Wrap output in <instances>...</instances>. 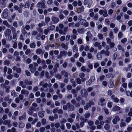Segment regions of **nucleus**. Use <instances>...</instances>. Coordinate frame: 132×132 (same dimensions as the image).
Masks as SVG:
<instances>
[{
  "instance_id": "obj_1",
  "label": "nucleus",
  "mask_w": 132,
  "mask_h": 132,
  "mask_svg": "<svg viewBox=\"0 0 132 132\" xmlns=\"http://www.w3.org/2000/svg\"><path fill=\"white\" fill-rule=\"evenodd\" d=\"M45 0H42L40 1L37 3V6L38 7L41 8H45L47 7L45 5Z\"/></svg>"
},
{
  "instance_id": "obj_2",
  "label": "nucleus",
  "mask_w": 132,
  "mask_h": 132,
  "mask_svg": "<svg viewBox=\"0 0 132 132\" xmlns=\"http://www.w3.org/2000/svg\"><path fill=\"white\" fill-rule=\"evenodd\" d=\"M61 74L62 75H64V77L67 78L69 79L71 77L70 73L66 72L65 70H62L61 72Z\"/></svg>"
},
{
  "instance_id": "obj_3",
  "label": "nucleus",
  "mask_w": 132,
  "mask_h": 132,
  "mask_svg": "<svg viewBox=\"0 0 132 132\" xmlns=\"http://www.w3.org/2000/svg\"><path fill=\"white\" fill-rule=\"evenodd\" d=\"M94 103L92 101L90 100L89 102L86 104L84 106V108L85 110H87L92 105H94Z\"/></svg>"
},
{
  "instance_id": "obj_4",
  "label": "nucleus",
  "mask_w": 132,
  "mask_h": 132,
  "mask_svg": "<svg viewBox=\"0 0 132 132\" xmlns=\"http://www.w3.org/2000/svg\"><path fill=\"white\" fill-rule=\"evenodd\" d=\"M100 15H102L103 16L106 17L108 16V14L106 10H100L98 12Z\"/></svg>"
},
{
  "instance_id": "obj_5",
  "label": "nucleus",
  "mask_w": 132,
  "mask_h": 132,
  "mask_svg": "<svg viewBox=\"0 0 132 132\" xmlns=\"http://www.w3.org/2000/svg\"><path fill=\"white\" fill-rule=\"evenodd\" d=\"M8 10L6 9L3 10L2 13V17L4 18H6L8 16Z\"/></svg>"
},
{
  "instance_id": "obj_6",
  "label": "nucleus",
  "mask_w": 132,
  "mask_h": 132,
  "mask_svg": "<svg viewBox=\"0 0 132 132\" xmlns=\"http://www.w3.org/2000/svg\"><path fill=\"white\" fill-rule=\"evenodd\" d=\"M11 121L10 120H5L3 122V124L4 125H7L8 127H11V125L10 123Z\"/></svg>"
},
{
  "instance_id": "obj_7",
  "label": "nucleus",
  "mask_w": 132,
  "mask_h": 132,
  "mask_svg": "<svg viewBox=\"0 0 132 132\" xmlns=\"http://www.w3.org/2000/svg\"><path fill=\"white\" fill-rule=\"evenodd\" d=\"M52 20L54 23H57L59 21V19L55 17L54 16H52Z\"/></svg>"
},
{
  "instance_id": "obj_8",
  "label": "nucleus",
  "mask_w": 132,
  "mask_h": 132,
  "mask_svg": "<svg viewBox=\"0 0 132 132\" xmlns=\"http://www.w3.org/2000/svg\"><path fill=\"white\" fill-rule=\"evenodd\" d=\"M119 120L120 119L119 116H116L112 120V122L114 124H115L117 123L118 121H119Z\"/></svg>"
},
{
  "instance_id": "obj_9",
  "label": "nucleus",
  "mask_w": 132,
  "mask_h": 132,
  "mask_svg": "<svg viewBox=\"0 0 132 132\" xmlns=\"http://www.w3.org/2000/svg\"><path fill=\"white\" fill-rule=\"evenodd\" d=\"M44 52L45 51H43L42 49L40 48H38L36 50V53L38 55L43 54Z\"/></svg>"
},
{
  "instance_id": "obj_10",
  "label": "nucleus",
  "mask_w": 132,
  "mask_h": 132,
  "mask_svg": "<svg viewBox=\"0 0 132 132\" xmlns=\"http://www.w3.org/2000/svg\"><path fill=\"white\" fill-rule=\"evenodd\" d=\"M101 53L103 54H104L106 56H108L110 54L109 51L108 50L105 51L104 50H102L101 51Z\"/></svg>"
},
{
  "instance_id": "obj_11",
  "label": "nucleus",
  "mask_w": 132,
  "mask_h": 132,
  "mask_svg": "<svg viewBox=\"0 0 132 132\" xmlns=\"http://www.w3.org/2000/svg\"><path fill=\"white\" fill-rule=\"evenodd\" d=\"M94 45L95 47H98V49L100 50L102 46L100 45V43L99 42H95L94 43Z\"/></svg>"
},
{
  "instance_id": "obj_12",
  "label": "nucleus",
  "mask_w": 132,
  "mask_h": 132,
  "mask_svg": "<svg viewBox=\"0 0 132 132\" xmlns=\"http://www.w3.org/2000/svg\"><path fill=\"white\" fill-rule=\"evenodd\" d=\"M84 7L83 6H82L77 9V12L78 13H80L84 11Z\"/></svg>"
},
{
  "instance_id": "obj_13",
  "label": "nucleus",
  "mask_w": 132,
  "mask_h": 132,
  "mask_svg": "<svg viewBox=\"0 0 132 132\" xmlns=\"http://www.w3.org/2000/svg\"><path fill=\"white\" fill-rule=\"evenodd\" d=\"M77 31L78 33L80 34H83L85 31V28H79L77 30Z\"/></svg>"
},
{
  "instance_id": "obj_14",
  "label": "nucleus",
  "mask_w": 132,
  "mask_h": 132,
  "mask_svg": "<svg viewBox=\"0 0 132 132\" xmlns=\"http://www.w3.org/2000/svg\"><path fill=\"white\" fill-rule=\"evenodd\" d=\"M26 117V112H25L23 114L19 117V120L20 121L22 120H25Z\"/></svg>"
},
{
  "instance_id": "obj_15",
  "label": "nucleus",
  "mask_w": 132,
  "mask_h": 132,
  "mask_svg": "<svg viewBox=\"0 0 132 132\" xmlns=\"http://www.w3.org/2000/svg\"><path fill=\"white\" fill-rule=\"evenodd\" d=\"M121 109L120 107L116 105L113 107L112 110L113 111H116L120 110Z\"/></svg>"
},
{
  "instance_id": "obj_16",
  "label": "nucleus",
  "mask_w": 132,
  "mask_h": 132,
  "mask_svg": "<svg viewBox=\"0 0 132 132\" xmlns=\"http://www.w3.org/2000/svg\"><path fill=\"white\" fill-rule=\"evenodd\" d=\"M21 93L22 94L27 95L29 93V92L28 90H26L24 89H22L21 91Z\"/></svg>"
},
{
  "instance_id": "obj_17",
  "label": "nucleus",
  "mask_w": 132,
  "mask_h": 132,
  "mask_svg": "<svg viewBox=\"0 0 132 132\" xmlns=\"http://www.w3.org/2000/svg\"><path fill=\"white\" fill-rule=\"evenodd\" d=\"M73 52H76L78 51V48L76 45H75L72 47Z\"/></svg>"
},
{
  "instance_id": "obj_18",
  "label": "nucleus",
  "mask_w": 132,
  "mask_h": 132,
  "mask_svg": "<svg viewBox=\"0 0 132 132\" xmlns=\"http://www.w3.org/2000/svg\"><path fill=\"white\" fill-rule=\"evenodd\" d=\"M45 111H40L38 113L39 117L40 118H43L44 116Z\"/></svg>"
},
{
  "instance_id": "obj_19",
  "label": "nucleus",
  "mask_w": 132,
  "mask_h": 132,
  "mask_svg": "<svg viewBox=\"0 0 132 132\" xmlns=\"http://www.w3.org/2000/svg\"><path fill=\"white\" fill-rule=\"evenodd\" d=\"M111 98L115 102L118 103L119 101V99L115 97L114 95H113L111 96Z\"/></svg>"
},
{
  "instance_id": "obj_20",
  "label": "nucleus",
  "mask_w": 132,
  "mask_h": 132,
  "mask_svg": "<svg viewBox=\"0 0 132 132\" xmlns=\"http://www.w3.org/2000/svg\"><path fill=\"white\" fill-rule=\"evenodd\" d=\"M4 100L5 101L8 102L9 103H11L12 102V99L9 98V96H6L5 97Z\"/></svg>"
},
{
  "instance_id": "obj_21",
  "label": "nucleus",
  "mask_w": 132,
  "mask_h": 132,
  "mask_svg": "<svg viewBox=\"0 0 132 132\" xmlns=\"http://www.w3.org/2000/svg\"><path fill=\"white\" fill-rule=\"evenodd\" d=\"M11 30L9 29H7L5 32V36L11 35Z\"/></svg>"
},
{
  "instance_id": "obj_22",
  "label": "nucleus",
  "mask_w": 132,
  "mask_h": 132,
  "mask_svg": "<svg viewBox=\"0 0 132 132\" xmlns=\"http://www.w3.org/2000/svg\"><path fill=\"white\" fill-rule=\"evenodd\" d=\"M36 44L35 43L32 42L29 44V46L31 48H35L36 47Z\"/></svg>"
},
{
  "instance_id": "obj_23",
  "label": "nucleus",
  "mask_w": 132,
  "mask_h": 132,
  "mask_svg": "<svg viewBox=\"0 0 132 132\" xmlns=\"http://www.w3.org/2000/svg\"><path fill=\"white\" fill-rule=\"evenodd\" d=\"M70 103H67L66 105H63V109L65 110H67L68 108H69L70 106Z\"/></svg>"
},
{
  "instance_id": "obj_24",
  "label": "nucleus",
  "mask_w": 132,
  "mask_h": 132,
  "mask_svg": "<svg viewBox=\"0 0 132 132\" xmlns=\"http://www.w3.org/2000/svg\"><path fill=\"white\" fill-rule=\"evenodd\" d=\"M19 85L21 86L23 88H25L26 87V85L24 84L23 82L22 81H21L20 82Z\"/></svg>"
},
{
  "instance_id": "obj_25",
  "label": "nucleus",
  "mask_w": 132,
  "mask_h": 132,
  "mask_svg": "<svg viewBox=\"0 0 132 132\" xmlns=\"http://www.w3.org/2000/svg\"><path fill=\"white\" fill-rule=\"evenodd\" d=\"M102 54L101 53V51L97 54L96 55L97 57L98 60H101L102 59Z\"/></svg>"
},
{
  "instance_id": "obj_26",
  "label": "nucleus",
  "mask_w": 132,
  "mask_h": 132,
  "mask_svg": "<svg viewBox=\"0 0 132 132\" xmlns=\"http://www.w3.org/2000/svg\"><path fill=\"white\" fill-rule=\"evenodd\" d=\"M3 24L5 26H6L8 28H10V25L9 24L8 22L6 20H4L3 21Z\"/></svg>"
},
{
  "instance_id": "obj_27",
  "label": "nucleus",
  "mask_w": 132,
  "mask_h": 132,
  "mask_svg": "<svg viewBox=\"0 0 132 132\" xmlns=\"http://www.w3.org/2000/svg\"><path fill=\"white\" fill-rule=\"evenodd\" d=\"M61 46L65 50H67L68 49V45H66L64 43H62L61 44Z\"/></svg>"
},
{
  "instance_id": "obj_28",
  "label": "nucleus",
  "mask_w": 132,
  "mask_h": 132,
  "mask_svg": "<svg viewBox=\"0 0 132 132\" xmlns=\"http://www.w3.org/2000/svg\"><path fill=\"white\" fill-rule=\"evenodd\" d=\"M87 57L89 59H93V57L92 54L90 52L87 53Z\"/></svg>"
},
{
  "instance_id": "obj_29",
  "label": "nucleus",
  "mask_w": 132,
  "mask_h": 132,
  "mask_svg": "<svg viewBox=\"0 0 132 132\" xmlns=\"http://www.w3.org/2000/svg\"><path fill=\"white\" fill-rule=\"evenodd\" d=\"M117 48L118 50H121L122 52H123L124 51V48L120 45H118L117 46Z\"/></svg>"
},
{
  "instance_id": "obj_30",
  "label": "nucleus",
  "mask_w": 132,
  "mask_h": 132,
  "mask_svg": "<svg viewBox=\"0 0 132 132\" xmlns=\"http://www.w3.org/2000/svg\"><path fill=\"white\" fill-rule=\"evenodd\" d=\"M97 36L99 39L100 40H102L103 39V35L101 33H98Z\"/></svg>"
},
{
  "instance_id": "obj_31",
  "label": "nucleus",
  "mask_w": 132,
  "mask_h": 132,
  "mask_svg": "<svg viewBox=\"0 0 132 132\" xmlns=\"http://www.w3.org/2000/svg\"><path fill=\"white\" fill-rule=\"evenodd\" d=\"M60 54L62 56H65L67 55V52L66 51H62L60 52Z\"/></svg>"
},
{
  "instance_id": "obj_32",
  "label": "nucleus",
  "mask_w": 132,
  "mask_h": 132,
  "mask_svg": "<svg viewBox=\"0 0 132 132\" xmlns=\"http://www.w3.org/2000/svg\"><path fill=\"white\" fill-rule=\"evenodd\" d=\"M12 40L13 42L15 41L17 39V35L16 34H13Z\"/></svg>"
},
{
  "instance_id": "obj_33",
  "label": "nucleus",
  "mask_w": 132,
  "mask_h": 132,
  "mask_svg": "<svg viewBox=\"0 0 132 132\" xmlns=\"http://www.w3.org/2000/svg\"><path fill=\"white\" fill-rule=\"evenodd\" d=\"M123 121V120L121 119V123L120 125V126L121 127L125 126L126 125V124Z\"/></svg>"
},
{
  "instance_id": "obj_34",
  "label": "nucleus",
  "mask_w": 132,
  "mask_h": 132,
  "mask_svg": "<svg viewBox=\"0 0 132 132\" xmlns=\"http://www.w3.org/2000/svg\"><path fill=\"white\" fill-rule=\"evenodd\" d=\"M30 3L29 1H27L25 4V7L26 8H29V7Z\"/></svg>"
},
{
  "instance_id": "obj_35",
  "label": "nucleus",
  "mask_w": 132,
  "mask_h": 132,
  "mask_svg": "<svg viewBox=\"0 0 132 132\" xmlns=\"http://www.w3.org/2000/svg\"><path fill=\"white\" fill-rule=\"evenodd\" d=\"M45 24L44 22L43 21H42L40 23H39L38 26L39 27H41L43 26H45Z\"/></svg>"
},
{
  "instance_id": "obj_36",
  "label": "nucleus",
  "mask_w": 132,
  "mask_h": 132,
  "mask_svg": "<svg viewBox=\"0 0 132 132\" xmlns=\"http://www.w3.org/2000/svg\"><path fill=\"white\" fill-rule=\"evenodd\" d=\"M110 128V125L108 124H105L104 126V128L106 130H108Z\"/></svg>"
},
{
  "instance_id": "obj_37",
  "label": "nucleus",
  "mask_w": 132,
  "mask_h": 132,
  "mask_svg": "<svg viewBox=\"0 0 132 132\" xmlns=\"http://www.w3.org/2000/svg\"><path fill=\"white\" fill-rule=\"evenodd\" d=\"M10 64V62L9 61L7 60H5L3 62V64L4 65L8 66Z\"/></svg>"
},
{
  "instance_id": "obj_38",
  "label": "nucleus",
  "mask_w": 132,
  "mask_h": 132,
  "mask_svg": "<svg viewBox=\"0 0 132 132\" xmlns=\"http://www.w3.org/2000/svg\"><path fill=\"white\" fill-rule=\"evenodd\" d=\"M25 125L22 122H19V126L20 128H22L24 127Z\"/></svg>"
},
{
  "instance_id": "obj_39",
  "label": "nucleus",
  "mask_w": 132,
  "mask_h": 132,
  "mask_svg": "<svg viewBox=\"0 0 132 132\" xmlns=\"http://www.w3.org/2000/svg\"><path fill=\"white\" fill-rule=\"evenodd\" d=\"M31 52V51L30 49L28 48L26 50L25 53L26 55H28Z\"/></svg>"
},
{
  "instance_id": "obj_40",
  "label": "nucleus",
  "mask_w": 132,
  "mask_h": 132,
  "mask_svg": "<svg viewBox=\"0 0 132 132\" xmlns=\"http://www.w3.org/2000/svg\"><path fill=\"white\" fill-rule=\"evenodd\" d=\"M111 118L110 117H108L106 120L105 121V122L106 123H110L111 121Z\"/></svg>"
},
{
  "instance_id": "obj_41",
  "label": "nucleus",
  "mask_w": 132,
  "mask_h": 132,
  "mask_svg": "<svg viewBox=\"0 0 132 132\" xmlns=\"http://www.w3.org/2000/svg\"><path fill=\"white\" fill-rule=\"evenodd\" d=\"M103 110L104 111L105 113L107 114L108 115L109 113V110L108 109L106 108H104L103 109Z\"/></svg>"
},
{
  "instance_id": "obj_42",
  "label": "nucleus",
  "mask_w": 132,
  "mask_h": 132,
  "mask_svg": "<svg viewBox=\"0 0 132 132\" xmlns=\"http://www.w3.org/2000/svg\"><path fill=\"white\" fill-rule=\"evenodd\" d=\"M11 95L14 97L17 96V95L16 94L15 91L14 90H13L12 91Z\"/></svg>"
},
{
  "instance_id": "obj_43",
  "label": "nucleus",
  "mask_w": 132,
  "mask_h": 132,
  "mask_svg": "<svg viewBox=\"0 0 132 132\" xmlns=\"http://www.w3.org/2000/svg\"><path fill=\"white\" fill-rule=\"evenodd\" d=\"M126 29V26L123 24H122L121 27V30L122 31H124Z\"/></svg>"
},
{
  "instance_id": "obj_44",
  "label": "nucleus",
  "mask_w": 132,
  "mask_h": 132,
  "mask_svg": "<svg viewBox=\"0 0 132 132\" xmlns=\"http://www.w3.org/2000/svg\"><path fill=\"white\" fill-rule=\"evenodd\" d=\"M6 37L7 39L9 41H10L11 40L12 36L11 35L5 36Z\"/></svg>"
},
{
  "instance_id": "obj_45",
  "label": "nucleus",
  "mask_w": 132,
  "mask_h": 132,
  "mask_svg": "<svg viewBox=\"0 0 132 132\" xmlns=\"http://www.w3.org/2000/svg\"><path fill=\"white\" fill-rule=\"evenodd\" d=\"M109 36L110 38L112 39L114 38V36L113 35V33L112 31H111L109 32Z\"/></svg>"
},
{
  "instance_id": "obj_46",
  "label": "nucleus",
  "mask_w": 132,
  "mask_h": 132,
  "mask_svg": "<svg viewBox=\"0 0 132 132\" xmlns=\"http://www.w3.org/2000/svg\"><path fill=\"white\" fill-rule=\"evenodd\" d=\"M69 106V111L73 110L74 109V106L72 105H71L70 104Z\"/></svg>"
},
{
  "instance_id": "obj_47",
  "label": "nucleus",
  "mask_w": 132,
  "mask_h": 132,
  "mask_svg": "<svg viewBox=\"0 0 132 132\" xmlns=\"http://www.w3.org/2000/svg\"><path fill=\"white\" fill-rule=\"evenodd\" d=\"M77 42L78 44H81L83 42L82 39L80 38H79L78 39Z\"/></svg>"
},
{
  "instance_id": "obj_48",
  "label": "nucleus",
  "mask_w": 132,
  "mask_h": 132,
  "mask_svg": "<svg viewBox=\"0 0 132 132\" xmlns=\"http://www.w3.org/2000/svg\"><path fill=\"white\" fill-rule=\"evenodd\" d=\"M85 118H88L90 116V114L89 113H85L84 115Z\"/></svg>"
},
{
  "instance_id": "obj_49",
  "label": "nucleus",
  "mask_w": 132,
  "mask_h": 132,
  "mask_svg": "<svg viewBox=\"0 0 132 132\" xmlns=\"http://www.w3.org/2000/svg\"><path fill=\"white\" fill-rule=\"evenodd\" d=\"M88 94V93L87 92L86 90H85V91L84 92V94L82 95V96L84 97H87Z\"/></svg>"
},
{
  "instance_id": "obj_50",
  "label": "nucleus",
  "mask_w": 132,
  "mask_h": 132,
  "mask_svg": "<svg viewBox=\"0 0 132 132\" xmlns=\"http://www.w3.org/2000/svg\"><path fill=\"white\" fill-rule=\"evenodd\" d=\"M14 56H15V57L19 56V52L16 51H15L14 52Z\"/></svg>"
},
{
  "instance_id": "obj_51",
  "label": "nucleus",
  "mask_w": 132,
  "mask_h": 132,
  "mask_svg": "<svg viewBox=\"0 0 132 132\" xmlns=\"http://www.w3.org/2000/svg\"><path fill=\"white\" fill-rule=\"evenodd\" d=\"M113 30L115 34H117L119 28L117 27H116L114 28Z\"/></svg>"
},
{
  "instance_id": "obj_52",
  "label": "nucleus",
  "mask_w": 132,
  "mask_h": 132,
  "mask_svg": "<svg viewBox=\"0 0 132 132\" xmlns=\"http://www.w3.org/2000/svg\"><path fill=\"white\" fill-rule=\"evenodd\" d=\"M106 40L108 44H109L111 43V40L110 38L109 37L106 38Z\"/></svg>"
},
{
  "instance_id": "obj_53",
  "label": "nucleus",
  "mask_w": 132,
  "mask_h": 132,
  "mask_svg": "<svg viewBox=\"0 0 132 132\" xmlns=\"http://www.w3.org/2000/svg\"><path fill=\"white\" fill-rule=\"evenodd\" d=\"M88 2L89 3V4H88L87 7L88 8H90L91 6V5L92 3V0H88Z\"/></svg>"
},
{
  "instance_id": "obj_54",
  "label": "nucleus",
  "mask_w": 132,
  "mask_h": 132,
  "mask_svg": "<svg viewBox=\"0 0 132 132\" xmlns=\"http://www.w3.org/2000/svg\"><path fill=\"white\" fill-rule=\"evenodd\" d=\"M59 17L61 20L65 18L64 16L62 13H61L59 16Z\"/></svg>"
},
{
  "instance_id": "obj_55",
  "label": "nucleus",
  "mask_w": 132,
  "mask_h": 132,
  "mask_svg": "<svg viewBox=\"0 0 132 132\" xmlns=\"http://www.w3.org/2000/svg\"><path fill=\"white\" fill-rule=\"evenodd\" d=\"M22 44L21 42H19L18 43V47L19 49H21L22 47Z\"/></svg>"
},
{
  "instance_id": "obj_56",
  "label": "nucleus",
  "mask_w": 132,
  "mask_h": 132,
  "mask_svg": "<svg viewBox=\"0 0 132 132\" xmlns=\"http://www.w3.org/2000/svg\"><path fill=\"white\" fill-rule=\"evenodd\" d=\"M87 36L89 37V38H91L92 37V34L90 33V31H88L86 33Z\"/></svg>"
},
{
  "instance_id": "obj_57",
  "label": "nucleus",
  "mask_w": 132,
  "mask_h": 132,
  "mask_svg": "<svg viewBox=\"0 0 132 132\" xmlns=\"http://www.w3.org/2000/svg\"><path fill=\"white\" fill-rule=\"evenodd\" d=\"M50 20V18L48 16H47L45 18V21L46 23H48Z\"/></svg>"
},
{
  "instance_id": "obj_58",
  "label": "nucleus",
  "mask_w": 132,
  "mask_h": 132,
  "mask_svg": "<svg viewBox=\"0 0 132 132\" xmlns=\"http://www.w3.org/2000/svg\"><path fill=\"white\" fill-rule=\"evenodd\" d=\"M123 35V33L121 32H119L118 34V37L119 38H121Z\"/></svg>"
},
{
  "instance_id": "obj_59",
  "label": "nucleus",
  "mask_w": 132,
  "mask_h": 132,
  "mask_svg": "<svg viewBox=\"0 0 132 132\" xmlns=\"http://www.w3.org/2000/svg\"><path fill=\"white\" fill-rule=\"evenodd\" d=\"M79 76L80 78H82L84 77L85 76V74L83 73H80L79 74Z\"/></svg>"
},
{
  "instance_id": "obj_60",
  "label": "nucleus",
  "mask_w": 132,
  "mask_h": 132,
  "mask_svg": "<svg viewBox=\"0 0 132 132\" xmlns=\"http://www.w3.org/2000/svg\"><path fill=\"white\" fill-rule=\"evenodd\" d=\"M98 18V14H96L93 16V19L94 20H97Z\"/></svg>"
},
{
  "instance_id": "obj_61",
  "label": "nucleus",
  "mask_w": 132,
  "mask_h": 132,
  "mask_svg": "<svg viewBox=\"0 0 132 132\" xmlns=\"http://www.w3.org/2000/svg\"><path fill=\"white\" fill-rule=\"evenodd\" d=\"M60 39L61 42L64 41L65 40V36H62L60 38Z\"/></svg>"
},
{
  "instance_id": "obj_62",
  "label": "nucleus",
  "mask_w": 132,
  "mask_h": 132,
  "mask_svg": "<svg viewBox=\"0 0 132 132\" xmlns=\"http://www.w3.org/2000/svg\"><path fill=\"white\" fill-rule=\"evenodd\" d=\"M89 46L86 45L84 47V50L85 51H87L89 50Z\"/></svg>"
},
{
  "instance_id": "obj_63",
  "label": "nucleus",
  "mask_w": 132,
  "mask_h": 132,
  "mask_svg": "<svg viewBox=\"0 0 132 132\" xmlns=\"http://www.w3.org/2000/svg\"><path fill=\"white\" fill-rule=\"evenodd\" d=\"M68 7L70 10H72L73 8L72 5L71 4H69L68 5Z\"/></svg>"
},
{
  "instance_id": "obj_64",
  "label": "nucleus",
  "mask_w": 132,
  "mask_h": 132,
  "mask_svg": "<svg viewBox=\"0 0 132 132\" xmlns=\"http://www.w3.org/2000/svg\"><path fill=\"white\" fill-rule=\"evenodd\" d=\"M26 127L27 129L30 128L31 127V124L29 123H28L26 124Z\"/></svg>"
}]
</instances>
